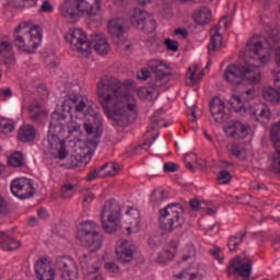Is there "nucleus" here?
<instances>
[{"label":"nucleus","mask_w":280,"mask_h":280,"mask_svg":"<svg viewBox=\"0 0 280 280\" xmlns=\"http://www.w3.org/2000/svg\"><path fill=\"white\" fill-rule=\"evenodd\" d=\"M97 95L101 106L109 119L119 126L133 124L139 115L137 97L126 90L118 79L104 77L97 83Z\"/></svg>","instance_id":"f257e3e1"},{"label":"nucleus","mask_w":280,"mask_h":280,"mask_svg":"<svg viewBox=\"0 0 280 280\" xmlns=\"http://www.w3.org/2000/svg\"><path fill=\"white\" fill-rule=\"evenodd\" d=\"M163 170L164 172H178V164L174 162L165 163Z\"/></svg>","instance_id":"8fccbe9b"},{"label":"nucleus","mask_w":280,"mask_h":280,"mask_svg":"<svg viewBox=\"0 0 280 280\" xmlns=\"http://www.w3.org/2000/svg\"><path fill=\"white\" fill-rule=\"evenodd\" d=\"M210 113L217 124H224L229 119L226 116V104L218 96L210 102Z\"/></svg>","instance_id":"6ab92c4d"},{"label":"nucleus","mask_w":280,"mask_h":280,"mask_svg":"<svg viewBox=\"0 0 280 280\" xmlns=\"http://www.w3.org/2000/svg\"><path fill=\"white\" fill-rule=\"evenodd\" d=\"M191 159L192 161H196V154L194 153H190V154H186L185 156V163H186V166L189 168V170H194V164H191Z\"/></svg>","instance_id":"864d4df0"},{"label":"nucleus","mask_w":280,"mask_h":280,"mask_svg":"<svg viewBox=\"0 0 280 280\" xmlns=\"http://www.w3.org/2000/svg\"><path fill=\"white\" fill-rule=\"evenodd\" d=\"M37 215L39 218H42V220H45V218H47V210L45 208H40L38 211H37Z\"/></svg>","instance_id":"052dcab7"},{"label":"nucleus","mask_w":280,"mask_h":280,"mask_svg":"<svg viewBox=\"0 0 280 280\" xmlns=\"http://www.w3.org/2000/svg\"><path fill=\"white\" fill-rule=\"evenodd\" d=\"M35 272L38 280H56V269H54V265L49 258L37 260Z\"/></svg>","instance_id":"f3484780"},{"label":"nucleus","mask_w":280,"mask_h":280,"mask_svg":"<svg viewBox=\"0 0 280 280\" xmlns=\"http://www.w3.org/2000/svg\"><path fill=\"white\" fill-rule=\"evenodd\" d=\"M175 36H182V38H187V36H189V32H187V30L185 28H177L174 32Z\"/></svg>","instance_id":"4d7b16f0"},{"label":"nucleus","mask_w":280,"mask_h":280,"mask_svg":"<svg viewBox=\"0 0 280 280\" xmlns=\"http://www.w3.org/2000/svg\"><path fill=\"white\" fill-rule=\"evenodd\" d=\"M159 222L162 231L172 233L185 224V209L180 203H171L160 210Z\"/></svg>","instance_id":"0eeeda50"},{"label":"nucleus","mask_w":280,"mask_h":280,"mask_svg":"<svg viewBox=\"0 0 280 280\" xmlns=\"http://www.w3.org/2000/svg\"><path fill=\"white\" fill-rule=\"evenodd\" d=\"M60 14L63 16V19H67L68 21H71V23L75 22L78 19V3L73 0H65L60 8Z\"/></svg>","instance_id":"b1692460"},{"label":"nucleus","mask_w":280,"mask_h":280,"mask_svg":"<svg viewBox=\"0 0 280 280\" xmlns=\"http://www.w3.org/2000/svg\"><path fill=\"white\" fill-rule=\"evenodd\" d=\"M261 189H266V185L264 184H258L256 191H261Z\"/></svg>","instance_id":"338daca9"},{"label":"nucleus","mask_w":280,"mask_h":280,"mask_svg":"<svg viewBox=\"0 0 280 280\" xmlns=\"http://www.w3.org/2000/svg\"><path fill=\"white\" fill-rule=\"evenodd\" d=\"M28 224H30V226H36V218H34V217L30 218Z\"/></svg>","instance_id":"0e129e2a"},{"label":"nucleus","mask_w":280,"mask_h":280,"mask_svg":"<svg viewBox=\"0 0 280 280\" xmlns=\"http://www.w3.org/2000/svg\"><path fill=\"white\" fill-rule=\"evenodd\" d=\"M14 43L26 54H34L43 43V28L30 22H21L13 32Z\"/></svg>","instance_id":"423d86ee"},{"label":"nucleus","mask_w":280,"mask_h":280,"mask_svg":"<svg viewBox=\"0 0 280 280\" xmlns=\"http://www.w3.org/2000/svg\"><path fill=\"white\" fill-rule=\"evenodd\" d=\"M10 97H12V89H10V88L0 89V100L2 102L10 100Z\"/></svg>","instance_id":"a18cd8bd"},{"label":"nucleus","mask_w":280,"mask_h":280,"mask_svg":"<svg viewBox=\"0 0 280 280\" xmlns=\"http://www.w3.org/2000/svg\"><path fill=\"white\" fill-rule=\"evenodd\" d=\"M229 150L233 156H236V159H243V156H246V150H244V147L241 144H230Z\"/></svg>","instance_id":"58836bf2"},{"label":"nucleus","mask_w":280,"mask_h":280,"mask_svg":"<svg viewBox=\"0 0 280 280\" xmlns=\"http://www.w3.org/2000/svg\"><path fill=\"white\" fill-rule=\"evenodd\" d=\"M210 255H212V257L217 259L219 264H224V256L222 255V249H220V247H213L210 249Z\"/></svg>","instance_id":"c03bdc74"},{"label":"nucleus","mask_w":280,"mask_h":280,"mask_svg":"<svg viewBox=\"0 0 280 280\" xmlns=\"http://www.w3.org/2000/svg\"><path fill=\"white\" fill-rule=\"evenodd\" d=\"M8 164L10 167H23V165H25V158H23V153H12L8 159Z\"/></svg>","instance_id":"c9c22d12"},{"label":"nucleus","mask_w":280,"mask_h":280,"mask_svg":"<svg viewBox=\"0 0 280 280\" xmlns=\"http://www.w3.org/2000/svg\"><path fill=\"white\" fill-rule=\"evenodd\" d=\"M8 212V203L5 202V199L0 195V213H7Z\"/></svg>","instance_id":"13d9d810"},{"label":"nucleus","mask_w":280,"mask_h":280,"mask_svg":"<svg viewBox=\"0 0 280 280\" xmlns=\"http://www.w3.org/2000/svg\"><path fill=\"white\" fill-rule=\"evenodd\" d=\"M207 214H208V215H215V210L209 208V209L207 210Z\"/></svg>","instance_id":"774afa93"},{"label":"nucleus","mask_w":280,"mask_h":280,"mask_svg":"<svg viewBox=\"0 0 280 280\" xmlns=\"http://www.w3.org/2000/svg\"><path fill=\"white\" fill-rule=\"evenodd\" d=\"M148 67L149 69H152L153 73L156 75V79L153 81V86H163V84H165V78H167V70L170 67L158 59H151L148 62Z\"/></svg>","instance_id":"a211bd4d"},{"label":"nucleus","mask_w":280,"mask_h":280,"mask_svg":"<svg viewBox=\"0 0 280 280\" xmlns=\"http://www.w3.org/2000/svg\"><path fill=\"white\" fill-rule=\"evenodd\" d=\"M14 128L13 120L0 117V132H2V135H10V132H14Z\"/></svg>","instance_id":"e433bc0d"},{"label":"nucleus","mask_w":280,"mask_h":280,"mask_svg":"<svg viewBox=\"0 0 280 280\" xmlns=\"http://www.w3.org/2000/svg\"><path fill=\"white\" fill-rule=\"evenodd\" d=\"M0 237H1V243L0 246L2 250H18V248H21V241L11 237L8 235V232H1L0 231Z\"/></svg>","instance_id":"cd10ccee"},{"label":"nucleus","mask_w":280,"mask_h":280,"mask_svg":"<svg viewBox=\"0 0 280 280\" xmlns=\"http://www.w3.org/2000/svg\"><path fill=\"white\" fill-rule=\"evenodd\" d=\"M39 12L51 13V12H54V5H51V3H49V0H44L43 4L39 8Z\"/></svg>","instance_id":"de8ad7c7"},{"label":"nucleus","mask_w":280,"mask_h":280,"mask_svg":"<svg viewBox=\"0 0 280 280\" xmlns=\"http://www.w3.org/2000/svg\"><path fill=\"white\" fill-rule=\"evenodd\" d=\"M224 132L231 139H246L247 135H250V125L232 120L225 125Z\"/></svg>","instance_id":"dca6fc26"},{"label":"nucleus","mask_w":280,"mask_h":280,"mask_svg":"<svg viewBox=\"0 0 280 280\" xmlns=\"http://www.w3.org/2000/svg\"><path fill=\"white\" fill-rule=\"evenodd\" d=\"M78 187V184L66 183L61 186V196L63 198H73V189Z\"/></svg>","instance_id":"ea45409f"},{"label":"nucleus","mask_w":280,"mask_h":280,"mask_svg":"<svg viewBox=\"0 0 280 280\" xmlns=\"http://www.w3.org/2000/svg\"><path fill=\"white\" fill-rule=\"evenodd\" d=\"M131 23L144 34H152L156 30V20L148 11L136 9L131 15Z\"/></svg>","instance_id":"ddd939ff"},{"label":"nucleus","mask_w":280,"mask_h":280,"mask_svg":"<svg viewBox=\"0 0 280 280\" xmlns=\"http://www.w3.org/2000/svg\"><path fill=\"white\" fill-rule=\"evenodd\" d=\"M93 45L95 51L100 54V56H106L108 55V51H110V45L104 34H96L93 39Z\"/></svg>","instance_id":"bb28decb"},{"label":"nucleus","mask_w":280,"mask_h":280,"mask_svg":"<svg viewBox=\"0 0 280 280\" xmlns=\"http://www.w3.org/2000/svg\"><path fill=\"white\" fill-rule=\"evenodd\" d=\"M13 8H34L38 0H11Z\"/></svg>","instance_id":"a19ab883"},{"label":"nucleus","mask_w":280,"mask_h":280,"mask_svg":"<svg viewBox=\"0 0 280 280\" xmlns=\"http://www.w3.org/2000/svg\"><path fill=\"white\" fill-rule=\"evenodd\" d=\"M192 16L198 25H207V23H211V9L200 7L194 11Z\"/></svg>","instance_id":"c756f323"},{"label":"nucleus","mask_w":280,"mask_h":280,"mask_svg":"<svg viewBox=\"0 0 280 280\" xmlns=\"http://www.w3.org/2000/svg\"><path fill=\"white\" fill-rule=\"evenodd\" d=\"M138 80H147L150 78V71L148 69H142L137 73Z\"/></svg>","instance_id":"5fc2aeb1"},{"label":"nucleus","mask_w":280,"mask_h":280,"mask_svg":"<svg viewBox=\"0 0 280 280\" xmlns=\"http://www.w3.org/2000/svg\"><path fill=\"white\" fill-rule=\"evenodd\" d=\"M108 34L110 35L113 43L118 47L125 45V49H128V44L124 34H126V27H124V20L121 19H114L110 20L107 25Z\"/></svg>","instance_id":"2eb2a0df"},{"label":"nucleus","mask_w":280,"mask_h":280,"mask_svg":"<svg viewBox=\"0 0 280 280\" xmlns=\"http://www.w3.org/2000/svg\"><path fill=\"white\" fill-rule=\"evenodd\" d=\"M164 44L166 46V49H170V51H176L178 49V42L176 40L167 38L164 40Z\"/></svg>","instance_id":"49530a36"},{"label":"nucleus","mask_w":280,"mask_h":280,"mask_svg":"<svg viewBox=\"0 0 280 280\" xmlns=\"http://www.w3.org/2000/svg\"><path fill=\"white\" fill-rule=\"evenodd\" d=\"M126 222L129 224L126 231L128 235H132V233H139L141 229V213L137 210V208H129L126 211Z\"/></svg>","instance_id":"aec40b11"},{"label":"nucleus","mask_w":280,"mask_h":280,"mask_svg":"<svg viewBox=\"0 0 280 280\" xmlns=\"http://www.w3.org/2000/svg\"><path fill=\"white\" fill-rule=\"evenodd\" d=\"M190 207L194 211H200V209H202V203L198 199H191Z\"/></svg>","instance_id":"6e6d98bb"},{"label":"nucleus","mask_w":280,"mask_h":280,"mask_svg":"<svg viewBox=\"0 0 280 280\" xmlns=\"http://www.w3.org/2000/svg\"><path fill=\"white\" fill-rule=\"evenodd\" d=\"M137 3H139V5H148V3H150V1L152 0H136Z\"/></svg>","instance_id":"e2e57ef3"},{"label":"nucleus","mask_w":280,"mask_h":280,"mask_svg":"<svg viewBox=\"0 0 280 280\" xmlns=\"http://www.w3.org/2000/svg\"><path fill=\"white\" fill-rule=\"evenodd\" d=\"M106 176H115V174H117V172H119V165L117 163H109V164H104L103 166H101L100 171L94 170L92 172H90L86 176V180L89 183L95 180V178H98V176H102L101 173L106 171Z\"/></svg>","instance_id":"393cba45"},{"label":"nucleus","mask_w":280,"mask_h":280,"mask_svg":"<svg viewBox=\"0 0 280 280\" xmlns=\"http://www.w3.org/2000/svg\"><path fill=\"white\" fill-rule=\"evenodd\" d=\"M178 248V244L176 241H172L168 245H166L155 258L156 264H161L162 266H167L170 261L176 257V250Z\"/></svg>","instance_id":"412c9836"},{"label":"nucleus","mask_w":280,"mask_h":280,"mask_svg":"<svg viewBox=\"0 0 280 280\" xmlns=\"http://www.w3.org/2000/svg\"><path fill=\"white\" fill-rule=\"evenodd\" d=\"M156 139H159V132H155V135L152 137V140H147L142 144V149L143 150H150V148L152 147V143H154V141H156Z\"/></svg>","instance_id":"603ef678"},{"label":"nucleus","mask_w":280,"mask_h":280,"mask_svg":"<svg viewBox=\"0 0 280 280\" xmlns=\"http://www.w3.org/2000/svg\"><path fill=\"white\" fill-rule=\"evenodd\" d=\"M116 257L122 264H130L133 259L132 244L128 241H122L116 246Z\"/></svg>","instance_id":"5701e85b"},{"label":"nucleus","mask_w":280,"mask_h":280,"mask_svg":"<svg viewBox=\"0 0 280 280\" xmlns=\"http://www.w3.org/2000/svg\"><path fill=\"white\" fill-rule=\"evenodd\" d=\"M167 198L168 194L166 190L156 189L152 192L150 200L152 205H154V207H159V205H161V202H163L164 200H167Z\"/></svg>","instance_id":"f704fd0d"},{"label":"nucleus","mask_w":280,"mask_h":280,"mask_svg":"<svg viewBox=\"0 0 280 280\" xmlns=\"http://www.w3.org/2000/svg\"><path fill=\"white\" fill-rule=\"evenodd\" d=\"M246 54L252 58L246 61L245 65L240 66L231 63L225 68L224 80L229 84L237 86L242 84L243 80L250 82V84H259L261 82V70H259V63L268 65L270 62V48L266 37L253 36L246 45Z\"/></svg>","instance_id":"f03ea898"},{"label":"nucleus","mask_w":280,"mask_h":280,"mask_svg":"<svg viewBox=\"0 0 280 280\" xmlns=\"http://www.w3.org/2000/svg\"><path fill=\"white\" fill-rule=\"evenodd\" d=\"M97 229H100L97 223L93 221H84L77 234V237L81 244L88 248H91L92 252L100 250L104 240L102 234L97 232Z\"/></svg>","instance_id":"1a4fd4ad"},{"label":"nucleus","mask_w":280,"mask_h":280,"mask_svg":"<svg viewBox=\"0 0 280 280\" xmlns=\"http://www.w3.org/2000/svg\"><path fill=\"white\" fill-rule=\"evenodd\" d=\"M222 47V35L219 30L214 31L211 35L210 43L208 44V51H218Z\"/></svg>","instance_id":"473e14b6"},{"label":"nucleus","mask_w":280,"mask_h":280,"mask_svg":"<svg viewBox=\"0 0 280 280\" xmlns=\"http://www.w3.org/2000/svg\"><path fill=\"white\" fill-rule=\"evenodd\" d=\"M246 237V231H240L235 235L231 236L228 242V247L231 253H235L237 248L240 247V244L244 242V238Z\"/></svg>","instance_id":"2f4dec72"},{"label":"nucleus","mask_w":280,"mask_h":280,"mask_svg":"<svg viewBox=\"0 0 280 280\" xmlns=\"http://www.w3.org/2000/svg\"><path fill=\"white\" fill-rule=\"evenodd\" d=\"M92 200H95V195H93V192H89L83 198V203H88L89 205V203H91Z\"/></svg>","instance_id":"bf43d9fd"},{"label":"nucleus","mask_w":280,"mask_h":280,"mask_svg":"<svg viewBox=\"0 0 280 280\" xmlns=\"http://www.w3.org/2000/svg\"><path fill=\"white\" fill-rule=\"evenodd\" d=\"M273 82H275L276 86H278V89H280V71H278V72L275 74Z\"/></svg>","instance_id":"680f3d73"},{"label":"nucleus","mask_w":280,"mask_h":280,"mask_svg":"<svg viewBox=\"0 0 280 280\" xmlns=\"http://www.w3.org/2000/svg\"><path fill=\"white\" fill-rule=\"evenodd\" d=\"M160 88L161 86L154 85V81H152L149 88H140L138 90V97H140V100H147L148 102H152L154 97H159V91H156V89Z\"/></svg>","instance_id":"7c9ffc66"},{"label":"nucleus","mask_w":280,"mask_h":280,"mask_svg":"<svg viewBox=\"0 0 280 280\" xmlns=\"http://www.w3.org/2000/svg\"><path fill=\"white\" fill-rule=\"evenodd\" d=\"M56 266L61 272L63 280L78 279V265L71 256H60L56 260Z\"/></svg>","instance_id":"4468645a"},{"label":"nucleus","mask_w":280,"mask_h":280,"mask_svg":"<svg viewBox=\"0 0 280 280\" xmlns=\"http://www.w3.org/2000/svg\"><path fill=\"white\" fill-rule=\"evenodd\" d=\"M254 97L255 89L246 90L241 94V97L233 96L232 106L235 113H240L242 117H254V119H256V121H259L260 124H268L270 121V117H272V114L270 113V107H268V105L259 103L248 106L242 103V100L244 102H249V100H253Z\"/></svg>","instance_id":"39448f33"},{"label":"nucleus","mask_w":280,"mask_h":280,"mask_svg":"<svg viewBox=\"0 0 280 280\" xmlns=\"http://www.w3.org/2000/svg\"><path fill=\"white\" fill-rule=\"evenodd\" d=\"M18 139H20L22 143L34 141V139H36V127L33 125H22L19 130Z\"/></svg>","instance_id":"c85d7f7f"},{"label":"nucleus","mask_w":280,"mask_h":280,"mask_svg":"<svg viewBox=\"0 0 280 280\" xmlns=\"http://www.w3.org/2000/svg\"><path fill=\"white\" fill-rule=\"evenodd\" d=\"M219 185H229L233 180V176L229 171H221L218 175Z\"/></svg>","instance_id":"79ce46f5"},{"label":"nucleus","mask_w":280,"mask_h":280,"mask_svg":"<svg viewBox=\"0 0 280 280\" xmlns=\"http://www.w3.org/2000/svg\"><path fill=\"white\" fill-rule=\"evenodd\" d=\"M63 110L68 113L73 110L81 117H88L84 122L85 132L88 133L86 148L97 150L100 137H102V114L97 112V105L86 96L69 95L63 101Z\"/></svg>","instance_id":"7ed1b4c3"},{"label":"nucleus","mask_w":280,"mask_h":280,"mask_svg":"<svg viewBox=\"0 0 280 280\" xmlns=\"http://www.w3.org/2000/svg\"><path fill=\"white\" fill-rule=\"evenodd\" d=\"M30 113V119L31 121H34V124H45V120L47 119V112L43 109L40 104L33 103L28 107Z\"/></svg>","instance_id":"a878e982"},{"label":"nucleus","mask_w":280,"mask_h":280,"mask_svg":"<svg viewBox=\"0 0 280 280\" xmlns=\"http://www.w3.org/2000/svg\"><path fill=\"white\" fill-rule=\"evenodd\" d=\"M148 244L150 248H159L161 246V238L159 236L149 237Z\"/></svg>","instance_id":"09e8293b"},{"label":"nucleus","mask_w":280,"mask_h":280,"mask_svg":"<svg viewBox=\"0 0 280 280\" xmlns=\"http://www.w3.org/2000/svg\"><path fill=\"white\" fill-rule=\"evenodd\" d=\"M262 97L267 102H271V104H280V92L272 89V88H267L262 91Z\"/></svg>","instance_id":"72a5a7b5"},{"label":"nucleus","mask_w":280,"mask_h":280,"mask_svg":"<svg viewBox=\"0 0 280 280\" xmlns=\"http://www.w3.org/2000/svg\"><path fill=\"white\" fill-rule=\"evenodd\" d=\"M196 71H198L197 66H192V67L188 68V72L186 74L187 84H196L197 82H199V80H202L203 73L200 72L199 77L196 78Z\"/></svg>","instance_id":"4c0bfd02"},{"label":"nucleus","mask_w":280,"mask_h":280,"mask_svg":"<svg viewBox=\"0 0 280 280\" xmlns=\"http://www.w3.org/2000/svg\"><path fill=\"white\" fill-rule=\"evenodd\" d=\"M101 223L105 233L113 235L121 226V206L115 199L105 202L102 213Z\"/></svg>","instance_id":"6e6552de"},{"label":"nucleus","mask_w":280,"mask_h":280,"mask_svg":"<svg viewBox=\"0 0 280 280\" xmlns=\"http://www.w3.org/2000/svg\"><path fill=\"white\" fill-rule=\"evenodd\" d=\"M65 126H67V115L65 113L54 112L48 129V152L52 159L65 161L69 156L65 137Z\"/></svg>","instance_id":"20e7f679"},{"label":"nucleus","mask_w":280,"mask_h":280,"mask_svg":"<svg viewBox=\"0 0 280 280\" xmlns=\"http://www.w3.org/2000/svg\"><path fill=\"white\" fill-rule=\"evenodd\" d=\"M67 127H68V132H70L71 135L73 132H79L80 128H82V122H80V120H74L73 117H71Z\"/></svg>","instance_id":"37998d69"},{"label":"nucleus","mask_w":280,"mask_h":280,"mask_svg":"<svg viewBox=\"0 0 280 280\" xmlns=\"http://www.w3.org/2000/svg\"><path fill=\"white\" fill-rule=\"evenodd\" d=\"M11 194L20 200H27L34 198L36 188L34 187V180L27 177H18L11 182Z\"/></svg>","instance_id":"f8f14e48"},{"label":"nucleus","mask_w":280,"mask_h":280,"mask_svg":"<svg viewBox=\"0 0 280 280\" xmlns=\"http://www.w3.org/2000/svg\"><path fill=\"white\" fill-rule=\"evenodd\" d=\"M105 268L106 270H108V272H113L114 275H117V272H119V266H117V264L115 262H106Z\"/></svg>","instance_id":"3c124183"},{"label":"nucleus","mask_w":280,"mask_h":280,"mask_svg":"<svg viewBox=\"0 0 280 280\" xmlns=\"http://www.w3.org/2000/svg\"><path fill=\"white\" fill-rule=\"evenodd\" d=\"M259 184L257 183V182H252L250 183V189H255V190H257V186H258Z\"/></svg>","instance_id":"69168bd1"},{"label":"nucleus","mask_w":280,"mask_h":280,"mask_svg":"<svg viewBox=\"0 0 280 280\" xmlns=\"http://www.w3.org/2000/svg\"><path fill=\"white\" fill-rule=\"evenodd\" d=\"M75 2L78 11L88 16H95L102 8L100 0H75Z\"/></svg>","instance_id":"4be33fe9"},{"label":"nucleus","mask_w":280,"mask_h":280,"mask_svg":"<svg viewBox=\"0 0 280 280\" xmlns=\"http://www.w3.org/2000/svg\"><path fill=\"white\" fill-rule=\"evenodd\" d=\"M65 38L69 43L72 51H77L82 56H89L91 54V42H89L86 33L82 28H70Z\"/></svg>","instance_id":"9d476101"},{"label":"nucleus","mask_w":280,"mask_h":280,"mask_svg":"<svg viewBox=\"0 0 280 280\" xmlns=\"http://www.w3.org/2000/svg\"><path fill=\"white\" fill-rule=\"evenodd\" d=\"M228 275H238L243 279H248L253 275V257L243 252L230 261Z\"/></svg>","instance_id":"9b49d317"}]
</instances>
